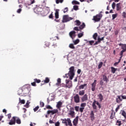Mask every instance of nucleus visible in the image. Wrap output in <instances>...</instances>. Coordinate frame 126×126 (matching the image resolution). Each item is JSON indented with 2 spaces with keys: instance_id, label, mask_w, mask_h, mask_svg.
<instances>
[{
  "instance_id": "nucleus-57",
  "label": "nucleus",
  "mask_w": 126,
  "mask_h": 126,
  "mask_svg": "<svg viewBox=\"0 0 126 126\" xmlns=\"http://www.w3.org/2000/svg\"><path fill=\"white\" fill-rule=\"evenodd\" d=\"M86 106V103H82L81 104L80 106L82 107L83 108H85V107Z\"/></svg>"
},
{
  "instance_id": "nucleus-45",
  "label": "nucleus",
  "mask_w": 126,
  "mask_h": 126,
  "mask_svg": "<svg viewBox=\"0 0 126 126\" xmlns=\"http://www.w3.org/2000/svg\"><path fill=\"white\" fill-rule=\"evenodd\" d=\"M102 65H103V63L102 62H100L99 63V65H98V69H100V68H101Z\"/></svg>"
},
{
  "instance_id": "nucleus-37",
  "label": "nucleus",
  "mask_w": 126,
  "mask_h": 126,
  "mask_svg": "<svg viewBox=\"0 0 126 126\" xmlns=\"http://www.w3.org/2000/svg\"><path fill=\"white\" fill-rule=\"evenodd\" d=\"M97 36L98 34L97 33V32H95V33L93 34V38L94 39V40H96Z\"/></svg>"
},
{
  "instance_id": "nucleus-61",
  "label": "nucleus",
  "mask_w": 126,
  "mask_h": 126,
  "mask_svg": "<svg viewBox=\"0 0 126 126\" xmlns=\"http://www.w3.org/2000/svg\"><path fill=\"white\" fill-rule=\"evenodd\" d=\"M25 107L26 108H29V102H28V101L26 103V105H25Z\"/></svg>"
},
{
  "instance_id": "nucleus-9",
  "label": "nucleus",
  "mask_w": 126,
  "mask_h": 126,
  "mask_svg": "<svg viewBox=\"0 0 126 126\" xmlns=\"http://www.w3.org/2000/svg\"><path fill=\"white\" fill-rule=\"evenodd\" d=\"M86 25L85 23H83L82 25H81L79 27H75L73 29L74 30L76 31H80L82 30H83L84 28H85Z\"/></svg>"
},
{
  "instance_id": "nucleus-4",
  "label": "nucleus",
  "mask_w": 126,
  "mask_h": 126,
  "mask_svg": "<svg viewBox=\"0 0 126 126\" xmlns=\"http://www.w3.org/2000/svg\"><path fill=\"white\" fill-rule=\"evenodd\" d=\"M118 45L119 46H122L121 49H123L120 53V56L123 57L124 53L126 52V44H122L121 43L118 44Z\"/></svg>"
},
{
  "instance_id": "nucleus-62",
  "label": "nucleus",
  "mask_w": 126,
  "mask_h": 126,
  "mask_svg": "<svg viewBox=\"0 0 126 126\" xmlns=\"http://www.w3.org/2000/svg\"><path fill=\"white\" fill-rule=\"evenodd\" d=\"M75 109L76 110V112H79V106H75Z\"/></svg>"
},
{
  "instance_id": "nucleus-1",
  "label": "nucleus",
  "mask_w": 126,
  "mask_h": 126,
  "mask_svg": "<svg viewBox=\"0 0 126 126\" xmlns=\"http://www.w3.org/2000/svg\"><path fill=\"white\" fill-rule=\"evenodd\" d=\"M69 69V72L68 74H65V76L67 77V75H68L70 80H72L75 75L74 66L70 67Z\"/></svg>"
},
{
  "instance_id": "nucleus-52",
  "label": "nucleus",
  "mask_w": 126,
  "mask_h": 126,
  "mask_svg": "<svg viewBox=\"0 0 126 126\" xmlns=\"http://www.w3.org/2000/svg\"><path fill=\"white\" fill-rule=\"evenodd\" d=\"M117 16H118V14H113V15H112V20H114V19H116Z\"/></svg>"
},
{
  "instance_id": "nucleus-33",
  "label": "nucleus",
  "mask_w": 126,
  "mask_h": 126,
  "mask_svg": "<svg viewBox=\"0 0 126 126\" xmlns=\"http://www.w3.org/2000/svg\"><path fill=\"white\" fill-rule=\"evenodd\" d=\"M72 4L73 5H79L80 2H78V1L76 0H73L72 1Z\"/></svg>"
},
{
  "instance_id": "nucleus-22",
  "label": "nucleus",
  "mask_w": 126,
  "mask_h": 126,
  "mask_svg": "<svg viewBox=\"0 0 126 126\" xmlns=\"http://www.w3.org/2000/svg\"><path fill=\"white\" fill-rule=\"evenodd\" d=\"M115 115H116V112L114 110L112 109L111 112V115H110V119L113 120V119L115 118Z\"/></svg>"
},
{
  "instance_id": "nucleus-13",
  "label": "nucleus",
  "mask_w": 126,
  "mask_h": 126,
  "mask_svg": "<svg viewBox=\"0 0 126 126\" xmlns=\"http://www.w3.org/2000/svg\"><path fill=\"white\" fill-rule=\"evenodd\" d=\"M116 10L117 11H122V4L121 3H118L116 4Z\"/></svg>"
},
{
  "instance_id": "nucleus-32",
  "label": "nucleus",
  "mask_w": 126,
  "mask_h": 126,
  "mask_svg": "<svg viewBox=\"0 0 126 126\" xmlns=\"http://www.w3.org/2000/svg\"><path fill=\"white\" fill-rule=\"evenodd\" d=\"M16 123L18 125H20V124H21V120H20V118L16 117Z\"/></svg>"
},
{
  "instance_id": "nucleus-23",
  "label": "nucleus",
  "mask_w": 126,
  "mask_h": 126,
  "mask_svg": "<svg viewBox=\"0 0 126 126\" xmlns=\"http://www.w3.org/2000/svg\"><path fill=\"white\" fill-rule=\"evenodd\" d=\"M50 82V79L48 77L45 78V79L42 81V83L41 84V85H43L45 84H48Z\"/></svg>"
},
{
  "instance_id": "nucleus-50",
  "label": "nucleus",
  "mask_w": 126,
  "mask_h": 126,
  "mask_svg": "<svg viewBox=\"0 0 126 126\" xmlns=\"http://www.w3.org/2000/svg\"><path fill=\"white\" fill-rule=\"evenodd\" d=\"M40 107L39 106H37L33 108V111L34 112H37V111L39 109Z\"/></svg>"
},
{
  "instance_id": "nucleus-28",
  "label": "nucleus",
  "mask_w": 126,
  "mask_h": 126,
  "mask_svg": "<svg viewBox=\"0 0 126 126\" xmlns=\"http://www.w3.org/2000/svg\"><path fill=\"white\" fill-rule=\"evenodd\" d=\"M78 116H76V118L73 121V125L76 126L78 124Z\"/></svg>"
},
{
  "instance_id": "nucleus-56",
  "label": "nucleus",
  "mask_w": 126,
  "mask_h": 126,
  "mask_svg": "<svg viewBox=\"0 0 126 126\" xmlns=\"http://www.w3.org/2000/svg\"><path fill=\"white\" fill-rule=\"evenodd\" d=\"M73 9L74 10H78V6H77V5H75L74 6H73Z\"/></svg>"
},
{
  "instance_id": "nucleus-27",
  "label": "nucleus",
  "mask_w": 126,
  "mask_h": 126,
  "mask_svg": "<svg viewBox=\"0 0 126 126\" xmlns=\"http://www.w3.org/2000/svg\"><path fill=\"white\" fill-rule=\"evenodd\" d=\"M18 94L19 95V96H24L23 94V91L22 90V88H20L18 91Z\"/></svg>"
},
{
  "instance_id": "nucleus-15",
  "label": "nucleus",
  "mask_w": 126,
  "mask_h": 126,
  "mask_svg": "<svg viewBox=\"0 0 126 126\" xmlns=\"http://www.w3.org/2000/svg\"><path fill=\"white\" fill-rule=\"evenodd\" d=\"M97 84V80H94V82L92 84V91L94 92L96 89V85Z\"/></svg>"
},
{
  "instance_id": "nucleus-25",
  "label": "nucleus",
  "mask_w": 126,
  "mask_h": 126,
  "mask_svg": "<svg viewBox=\"0 0 126 126\" xmlns=\"http://www.w3.org/2000/svg\"><path fill=\"white\" fill-rule=\"evenodd\" d=\"M59 9H57L55 12V17L56 19L59 18Z\"/></svg>"
},
{
  "instance_id": "nucleus-30",
  "label": "nucleus",
  "mask_w": 126,
  "mask_h": 126,
  "mask_svg": "<svg viewBox=\"0 0 126 126\" xmlns=\"http://www.w3.org/2000/svg\"><path fill=\"white\" fill-rule=\"evenodd\" d=\"M60 86L62 87H65L68 88H70V87L72 86V85L71 84V85H67V84L65 85V84L62 83V84H60Z\"/></svg>"
},
{
  "instance_id": "nucleus-11",
  "label": "nucleus",
  "mask_w": 126,
  "mask_h": 126,
  "mask_svg": "<svg viewBox=\"0 0 126 126\" xmlns=\"http://www.w3.org/2000/svg\"><path fill=\"white\" fill-rule=\"evenodd\" d=\"M69 35L72 40H74V38L76 36V32L74 31H72L69 32Z\"/></svg>"
},
{
  "instance_id": "nucleus-44",
  "label": "nucleus",
  "mask_w": 126,
  "mask_h": 126,
  "mask_svg": "<svg viewBox=\"0 0 126 126\" xmlns=\"http://www.w3.org/2000/svg\"><path fill=\"white\" fill-rule=\"evenodd\" d=\"M121 125H122L121 121H120V120H118L117 122H116V125L120 126H121Z\"/></svg>"
},
{
  "instance_id": "nucleus-35",
  "label": "nucleus",
  "mask_w": 126,
  "mask_h": 126,
  "mask_svg": "<svg viewBox=\"0 0 126 126\" xmlns=\"http://www.w3.org/2000/svg\"><path fill=\"white\" fill-rule=\"evenodd\" d=\"M85 94V90L80 91L79 92V95H80V96H83V95Z\"/></svg>"
},
{
  "instance_id": "nucleus-49",
  "label": "nucleus",
  "mask_w": 126,
  "mask_h": 126,
  "mask_svg": "<svg viewBox=\"0 0 126 126\" xmlns=\"http://www.w3.org/2000/svg\"><path fill=\"white\" fill-rule=\"evenodd\" d=\"M63 0H56V3L58 4L60 2L63 3Z\"/></svg>"
},
{
  "instance_id": "nucleus-14",
  "label": "nucleus",
  "mask_w": 126,
  "mask_h": 126,
  "mask_svg": "<svg viewBox=\"0 0 126 126\" xmlns=\"http://www.w3.org/2000/svg\"><path fill=\"white\" fill-rule=\"evenodd\" d=\"M74 108L73 107L70 108V112L69 113V116H71L72 118L75 117V113L74 112Z\"/></svg>"
},
{
  "instance_id": "nucleus-38",
  "label": "nucleus",
  "mask_w": 126,
  "mask_h": 126,
  "mask_svg": "<svg viewBox=\"0 0 126 126\" xmlns=\"http://www.w3.org/2000/svg\"><path fill=\"white\" fill-rule=\"evenodd\" d=\"M87 86V84H84L81 85V86H79V89H84L85 87V86Z\"/></svg>"
},
{
  "instance_id": "nucleus-55",
  "label": "nucleus",
  "mask_w": 126,
  "mask_h": 126,
  "mask_svg": "<svg viewBox=\"0 0 126 126\" xmlns=\"http://www.w3.org/2000/svg\"><path fill=\"white\" fill-rule=\"evenodd\" d=\"M85 109V107H80V108H79V111H80V112H81V113H82V112H83V111H84V110Z\"/></svg>"
},
{
  "instance_id": "nucleus-46",
  "label": "nucleus",
  "mask_w": 126,
  "mask_h": 126,
  "mask_svg": "<svg viewBox=\"0 0 126 126\" xmlns=\"http://www.w3.org/2000/svg\"><path fill=\"white\" fill-rule=\"evenodd\" d=\"M122 16L123 17V18L126 19V12L124 11L122 13Z\"/></svg>"
},
{
  "instance_id": "nucleus-10",
  "label": "nucleus",
  "mask_w": 126,
  "mask_h": 126,
  "mask_svg": "<svg viewBox=\"0 0 126 126\" xmlns=\"http://www.w3.org/2000/svg\"><path fill=\"white\" fill-rule=\"evenodd\" d=\"M42 11H43V8L38 6H36V7L33 8L34 12L36 14H40V13L42 12Z\"/></svg>"
},
{
  "instance_id": "nucleus-54",
  "label": "nucleus",
  "mask_w": 126,
  "mask_h": 126,
  "mask_svg": "<svg viewBox=\"0 0 126 126\" xmlns=\"http://www.w3.org/2000/svg\"><path fill=\"white\" fill-rule=\"evenodd\" d=\"M116 6V3L115 2H113L112 4V7L113 9H115V7Z\"/></svg>"
},
{
  "instance_id": "nucleus-58",
  "label": "nucleus",
  "mask_w": 126,
  "mask_h": 126,
  "mask_svg": "<svg viewBox=\"0 0 126 126\" xmlns=\"http://www.w3.org/2000/svg\"><path fill=\"white\" fill-rule=\"evenodd\" d=\"M83 35H84V34L82 33H79V34H78V37L79 38H81L82 36H83Z\"/></svg>"
},
{
  "instance_id": "nucleus-53",
  "label": "nucleus",
  "mask_w": 126,
  "mask_h": 126,
  "mask_svg": "<svg viewBox=\"0 0 126 126\" xmlns=\"http://www.w3.org/2000/svg\"><path fill=\"white\" fill-rule=\"evenodd\" d=\"M49 18L51 19L52 20L54 19V16L53 14V12L51 13V14L48 16Z\"/></svg>"
},
{
  "instance_id": "nucleus-17",
  "label": "nucleus",
  "mask_w": 126,
  "mask_h": 126,
  "mask_svg": "<svg viewBox=\"0 0 126 126\" xmlns=\"http://www.w3.org/2000/svg\"><path fill=\"white\" fill-rule=\"evenodd\" d=\"M34 82L32 83V86H36V83H37V84H39L41 82V80L38 79H33Z\"/></svg>"
},
{
  "instance_id": "nucleus-12",
  "label": "nucleus",
  "mask_w": 126,
  "mask_h": 126,
  "mask_svg": "<svg viewBox=\"0 0 126 126\" xmlns=\"http://www.w3.org/2000/svg\"><path fill=\"white\" fill-rule=\"evenodd\" d=\"M16 121V117L14 116L12 118L9 123H8L10 126H12V125H15Z\"/></svg>"
},
{
  "instance_id": "nucleus-39",
  "label": "nucleus",
  "mask_w": 126,
  "mask_h": 126,
  "mask_svg": "<svg viewBox=\"0 0 126 126\" xmlns=\"http://www.w3.org/2000/svg\"><path fill=\"white\" fill-rule=\"evenodd\" d=\"M98 97H99V98L100 99V101H102L103 99V95H102L101 94H99L98 95Z\"/></svg>"
},
{
  "instance_id": "nucleus-2",
  "label": "nucleus",
  "mask_w": 126,
  "mask_h": 126,
  "mask_svg": "<svg viewBox=\"0 0 126 126\" xmlns=\"http://www.w3.org/2000/svg\"><path fill=\"white\" fill-rule=\"evenodd\" d=\"M29 86V85H25L22 87L24 96H26V95L29 94V92H30V90L28 88Z\"/></svg>"
},
{
  "instance_id": "nucleus-59",
  "label": "nucleus",
  "mask_w": 126,
  "mask_h": 126,
  "mask_svg": "<svg viewBox=\"0 0 126 126\" xmlns=\"http://www.w3.org/2000/svg\"><path fill=\"white\" fill-rule=\"evenodd\" d=\"M50 42H45V46H46V47H48L50 46Z\"/></svg>"
},
{
  "instance_id": "nucleus-42",
  "label": "nucleus",
  "mask_w": 126,
  "mask_h": 126,
  "mask_svg": "<svg viewBox=\"0 0 126 126\" xmlns=\"http://www.w3.org/2000/svg\"><path fill=\"white\" fill-rule=\"evenodd\" d=\"M73 42H74V45H77L80 42V40L77 39H76L75 40H73Z\"/></svg>"
},
{
  "instance_id": "nucleus-48",
  "label": "nucleus",
  "mask_w": 126,
  "mask_h": 126,
  "mask_svg": "<svg viewBox=\"0 0 126 126\" xmlns=\"http://www.w3.org/2000/svg\"><path fill=\"white\" fill-rule=\"evenodd\" d=\"M45 107H46V109H51V110L53 109V108L49 105H46Z\"/></svg>"
},
{
  "instance_id": "nucleus-64",
  "label": "nucleus",
  "mask_w": 126,
  "mask_h": 126,
  "mask_svg": "<svg viewBox=\"0 0 126 126\" xmlns=\"http://www.w3.org/2000/svg\"><path fill=\"white\" fill-rule=\"evenodd\" d=\"M55 126H59L60 125V123L59 122H57L55 123Z\"/></svg>"
},
{
  "instance_id": "nucleus-6",
  "label": "nucleus",
  "mask_w": 126,
  "mask_h": 126,
  "mask_svg": "<svg viewBox=\"0 0 126 126\" xmlns=\"http://www.w3.org/2000/svg\"><path fill=\"white\" fill-rule=\"evenodd\" d=\"M102 17V15L101 14H97L96 16H93V20L95 22H98L100 21L101 18Z\"/></svg>"
},
{
  "instance_id": "nucleus-16",
  "label": "nucleus",
  "mask_w": 126,
  "mask_h": 126,
  "mask_svg": "<svg viewBox=\"0 0 126 126\" xmlns=\"http://www.w3.org/2000/svg\"><path fill=\"white\" fill-rule=\"evenodd\" d=\"M58 112H59V111L57 109H54L53 110H48L47 112V114L48 115H49L51 113L52 115H54L55 114H56Z\"/></svg>"
},
{
  "instance_id": "nucleus-20",
  "label": "nucleus",
  "mask_w": 126,
  "mask_h": 126,
  "mask_svg": "<svg viewBox=\"0 0 126 126\" xmlns=\"http://www.w3.org/2000/svg\"><path fill=\"white\" fill-rule=\"evenodd\" d=\"M81 100L82 102H84L88 100V95L87 94H84L81 98Z\"/></svg>"
},
{
  "instance_id": "nucleus-21",
  "label": "nucleus",
  "mask_w": 126,
  "mask_h": 126,
  "mask_svg": "<svg viewBox=\"0 0 126 126\" xmlns=\"http://www.w3.org/2000/svg\"><path fill=\"white\" fill-rule=\"evenodd\" d=\"M102 76L103 82H105L106 83H108L109 82V79L107 78V76H106V74L102 75Z\"/></svg>"
},
{
  "instance_id": "nucleus-60",
  "label": "nucleus",
  "mask_w": 126,
  "mask_h": 126,
  "mask_svg": "<svg viewBox=\"0 0 126 126\" xmlns=\"http://www.w3.org/2000/svg\"><path fill=\"white\" fill-rule=\"evenodd\" d=\"M120 105H118L117 107L115 109V112H118V110H120Z\"/></svg>"
},
{
  "instance_id": "nucleus-8",
  "label": "nucleus",
  "mask_w": 126,
  "mask_h": 126,
  "mask_svg": "<svg viewBox=\"0 0 126 126\" xmlns=\"http://www.w3.org/2000/svg\"><path fill=\"white\" fill-rule=\"evenodd\" d=\"M50 9L49 7H46L44 8L43 12L41 13L43 16H46V15L50 13Z\"/></svg>"
},
{
  "instance_id": "nucleus-29",
  "label": "nucleus",
  "mask_w": 126,
  "mask_h": 126,
  "mask_svg": "<svg viewBox=\"0 0 126 126\" xmlns=\"http://www.w3.org/2000/svg\"><path fill=\"white\" fill-rule=\"evenodd\" d=\"M90 115V118L91 119V120H92V121L94 120L95 119V117H94V111H91Z\"/></svg>"
},
{
  "instance_id": "nucleus-19",
  "label": "nucleus",
  "mask_w": 126,
  "mask_h": 126,
  "mask_svg": "<svg viewBox=\"0 0 126 126\" xmlns=\"http://www.w3.org/2000/svg\"><path fill=\"white\" fill-rule=\"evenodd\" d=\"M122 95H117V98H116V101L118 103H120L122 101H123V98H121Z\"/></svg>"
},
{
  "instance_id": "nucleus-31",
  "label": "nucleus",
  "mask_w": 126,
  "mask_h": 126,
  "mask_svg": "<svg viewBox=\"0 0 126 126\" xmlns=\"http://www.w3.org/2000/svg\"><path fill=\"white\" fill-rule=\"evenodd\" d=\"M54 100V98L53 97V96H49V97L47 98V104H50V102Z\"/></svg>"
},
{
  "instance_id": "nucleus-24",
  "label": "nucleus",
  "mask_w": 126,
  "mask_h": 126,
  "mask_svg": "<svg viewBox=\"0 0 126 126\" xmlns=\"http://www.w3.org/2000/svg\"><path fill=\"white\" fill-rule=\"evenodd\" d=\"M120 114H121V116H123L125 120H126V111L124 110H121L120 112Z\"/></svg>"
},
{
  "instance_id": "nucleus-47",
  "label": "nucleus",
  "mask_w": 126,
  "mask_h": 126,
  "mask_svg": "<svg viewBox=\"0 0 126 126\" xmlns=\"http://www.w3.org/2000/svg\"><path fill=\"white\" fill-rule=\"evenodd\" d=\"M104 39V37H102V38H100L99 37V36L98 37V38H97V40H98V42H99V43H100L101 42V41H103Z\"/></svg>"
},
{
  "instance_id": "nucleus-63",
  "label": "nucleus",
  "mask_w": 126,
  "mask_h": 126,
  "mask_svg": "<svg viewBox=\"0 0 126 126\" xmlns=\"http://www.w3.org/2000/svg\"><path fill=\"white\" fill-rule=\"evenodd\" d=\"M32 4V0H30V1H28V5H31Z\"/></svg>"
},
{
  "instance_id": "nucleus-26",
  "label": "nucleus",
  "mask_w": 126,
  "mask_h": 126,
  "mask_svg": "<svg viewBox=\"0 0 126 126\" xmlns=\"http://www.w3.org/2000/svg\"><path fill=\"white\" fill-rule=\"evenodd\" d=\"M62 105H63V102H62L61 101H59L57 104L56 107L58 108L59 110H61V108Z\"/></svg>"
},
{
  "instance_id": "nucleus-5",
  "label": "nucleus",
  "mask_w": 126,
  "mask_h": 126,
  "mask_svg": "<svg viewBox=\"0 0 126 126\" xmlns=\"http://www.w3.org/2000/svg\"><path fill=\"white\" fill-rule=\"evenodd\" d=\"M95 104L98 106L99 109H100L101 108V104H100L98 101H97V100H94L92 104L93 109H97V106Z\"/></svg>"
},
{
  "instance_id": "nucleus-18",
  "label": "nucleus",
  "mask_w": 126,
  "mask_h": 126,
  "mask_svg": "<svg viewBox=\"0 0 126 126\" xmlns=\"http://www.w3.org/2000/svg\"><path fill=\"white\" fill-rule=\"evenodd\" d=\"M74 102L76 103H79L80 102V97L78 94L73 96Z\"/></svg>"
},
{
  "instance_id": "nucleus-36",
  "label": "nucleus",
  "mask_w": 126,
  "mask_h": 126,
  "mask_svg": "<svg viewBox=\"0 0 126 126\" xmlns=\"http://www.w3.org/2000/svg\"><path fill=\"white\" fill-rule=\"evenodd\" d=\"M61 78H58L57 80V83L56 84V85L58 86H59L61 85Z\"/></svg>"
},
{
  "instance_id": "nucleus-40",
  "label": "nucleus",
  "mask_w": 126,
  "mask_h": 126,
  "mask_svg": "<svg viewBox=\"0 0 126 126\" xmlns=\"http://www.w3.org/2000/svg\"><path fill=\"white\" fill-rule=\"evenodd\" d=\"M75 22L76 23V26H80L81 24V22L78 20H76Z\"/></svg>"
},
{
  "instance_id": "nucleus-41",
  "label": "nucleus",
  "mask_w": 126,
  "mask_h": 126,
  "mask_svg": "<svg viewBox=\"0 0 126 126\" xmlns=\"http://www.w3.org/2000/svg\"><path fill=\"white\" fill-rule=\"evenodd\" d=\"M19 103H21V104H25V100L24 99H21V98H19Z\"/></svg>"
},
{
  "instance_id": "nucleus-7",
  "label": "nucleus",
  "mask_w": 126,
  "mask_h": 126,
  "mask_svg": "<svg viewBox=\"0 0 126 126\" xmlns=\"http://www.w3.org/2000/svg\"><path fill=\"white\" fill-rule=\"evenodd\" d=\"M73 18L69 17L68 15H64L63 17V23H66L70 21V20H72Z\"/></svg>"
},
{
  "instance_id": "nucleus-43",
  "label": "nucleus",
  "mask_w": 126,
  "mask_h": 126,
  "mask_svg": "<svg viewBox=\"0 0 126 126\" xmlns=\"http://www.w3.org/2000/svg\"><path fill=\"white\" fill-rule=\"evenodd\" d=\"M69 47L70 49H74L75 48V47H74V44H72V43L69 44Z\"/></svg>"
},
{
  "instance_id": "nucleus-34",
  "label": "nucleus",
  "mask_w": 126,
  "mask_h": 126,
  "mask_svg": "<svg viewBox=\"0 0 126 126\" xmlns=\"http://www.w3.org/2000/svg\"><path fill=\"white\" fill-rule=\"evenodd\" d=\"M111 72L113 74L115 73L116 72V70L118 69L116 68H115L114 67H111Z\"/></svg>"
},
{
  "instance_id": "nucleus-3",
  "label": "nucleus",
  "mask_w": 126,
  "mask_h": 126,
  "mask_svg": "<svg viewBox=\"0 0 126 126\" xmlns=\"http://www.w3.org/2000/svg\"><path fill=\"white\" fill-rule=\"evenodd\" d=\"M61 120L62 121V123L63 124H65V126H72V124L71 123V121L70 120V119L69 118H67L66 119H61Z\"/></svg>"
},
{
  "instance_id": "nucleus-51",
  "label": "nucleus",
  "mask_w": 126,
  "mask_h": 126,
  "mask_svg": "<svg viewBox=\"0 0 126 126\" xmlns=\"http://www.w3.org/2000/svg\"><path fill=\"white\" fill-rule=\"evenodd\" d=\"M45 106V104L42 101H40V108H43V107H44Z\"/></svg>"
}]
</instances>
